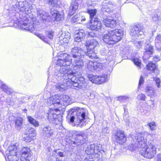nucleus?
<instances>
[{
  "mask_svg": "<svg viewBox=\"0 0 161 161\" xmlns=\"http://www.w3.org/2000/svg\"><path fill=\"white\" fill-rule=\"evenodd\" d=\"M144 135L143 133H138L132 136V140L128 148L131 151L138 149L144 157L151 158L156 154V147L152 143L147 145L146 139L144 138Z\"/></svg>",
  "mask_w": 161,
  "mask_h": 161,
  "instance_id": "obj_1",
  "label": "nucleus"
},
{
  "mask_svg": "<svg viewBox=\"0 0 161 161\" xmlns=\"http://www.w3.org/2000/svg\"><path fill=\"white\" fill-rule=\"evenodd\" d=\"M0 21V26H13L21 30L32 32L37 27H39V21Z\"/></svg>",
  "mask_w": 161,
  "mask_h": 161,
  "instance_id": "obj_2",
  "label": "nucleus"
},
{
  "mask_svg": "<svg viewBox=\"0 0 161 161\" xmlns=\"http://www.w3.org/2000/svg\"><path fill=\"white\" fill-rule=\"evenodd\" d=\"M67 70L64 68L57 69L55 72L54 76L58 80V83L55 85L56 90L61 92L64 91L68 86L67 80L68 76L66 75Z\"/></svg>",
  "mask_w": 161,
  "mask_h": 161,
  "instance_id": "obj_3",
  "label": "nucleus"
},
{
  "mask_svg": "<svg viewBox=\"0 0 161 161\" xmlns=\"http://www.w3.org/2000/svg\"><path fill=\"white\" fill-rule=\"evenodd\" d=\"M73 59H72V65L75 69L81 70L84 67L82 59L84 53V51L80 47H75L72 48L71 51Z\"/></svg>",
  "mask_w": 161,
  "mask_h": 161,
  "instance_id": "obj_4",
  "label": "nucleus"
},
{
  "mask_svg": "<svg viewBox=\"0 0 161 161\" xmlns=\"http://www.w3.org/2000/svg\"><path fill=\"white\" fill-rule=\"evenodd\" d=\"M123 36V32L120 29H115L108 31L103 36V40L106 43L113 44L120 40Z\"/></svg>",
  "mask_w": 161,
  "mask_h": 161,
  "instance_id": "obj_5",
  "label": "nucleus"
},
{
  "mask_svg": "<svg viewBox=\"0 0 161 161\" xmlns=\"http://www.w3.org/2000/svg\"><path fill=\"white\" fill-rule=\"evenodd\" d=\"M86 117L85 112L83 109L72 111L70 116V122L73 126L81 127L86 125Z\"/></svg>",
  "mask_w": 161,
  "mask_h": 161,
  "instance_id": "obj_6",
  "label": "nucleus"
},
{
  "mask_svg": "<svg viewBox=\"0 0 161 161\" xmlns=\"http://www.w3.org/2000/svg\"><path fill=\"white\" fill-rule=\"evenodd\" d=\"M71 98L67 95H62L59 97L55 95L50 97L47 100L48 104L50 106L53 104L58 108H60L62 105L67 106L70 103Z\"/></svg>",
  "mask_w": 161,
  "mask_h": 161,
  "instance_id": "obj_7",
  "label": "nucleus"
},
{
  "mask_svg": "<svg viewBox=\"0 0 161 161\" xmlns=\"http://www.w3.org/2000/svg\"><path fill=\"white\" fill-rule=\"evenodd\" d=\"M72 63V58L69 54L66 53H61L58 57L57 61L55 62L56 65L60 66L63 67L59 68H57L55 72L57 69H60L61 68H64L66 70H72L68 68L67 66H69Z\"/></svg>",
  "mask_w": 161,
  "mask_h": 161,
  "instance_id": "obj_8",
  "label": "nucleus"
},
{
  "mask_svg": "<svg viewBox=\"0 0 161 161\" xmlns=\"http://www.w3.org/2000/svg\"><path fill=\"white\" fill-rule=\"evenodd\" d=\"M14 11L19 12H25L29 14L31 12V6L25 0H18L13 5Z\"/></svg>",
  "mask_w": 161,
  "mask_h": 161,
  "instance_id": "obj_9",
  "label": "nucleus"
},
{
  "mask_svg": "<svg viewBox=\"0 0 161 161\" xmlns=\"http://www.w3.org/2000/svg\"><path fill=\"white\" fill-rule=\"evenodd\" d=\"M87 77L92 83L96 84H101L108 81L109 75L108 74H103L99 76L88 74Z\"/></svg>",
  "mask_w": 161,
  "mask_h": 161,
  "instance_id": "obj_10",
  "label": "nucleus"
},
{
  "mask_svg": "<svg viewBox=\"0 0 161 161\" xmlns=\"http://www.w3.org/2000/svg\"><path fill=\"white\" fill-rule=\"evenodd\" d=\"M60 111L58 108L50 109L48 114V119L51 123L56 125L60 123L61 121V117L58 116Z\"/></svg>",
  "mask_w": 161,
  "mask_h": 161,
  "instance_id": "obj_11",
  "label": "nucleus"
},
{
  "mask_svg": "<svg viewBox=\"0 0 161 161\" xmlns=\"http://www.w3.org/2000/svg\"><path fill=\"white\" fill-rule=\"evenodd\" d=\"M66 75L68 78H67V80H65L68 81V86L73 85L74 86L77 87L78 84L77 83V80L75 79L76 73H75L72 70H69V71L67 70Z\"/></svg>",
  "mask_w": 161,
  "mask_h": 161,
  "instance_id": "obj_12",
  "label": "nucleus"
},
{
  "mask_svg": "<svg viewBox=\"0 0 161 161\" xmlns=\"http://www.w3.org/2000/svg\"><path fill=\"white\" fill-rule=\"evenodd\" d=\"M143 29L140 25L134 26L130 31V35L134 39H137L140 36L143 35Z\"/></svg>",
  "mask_w": 161,
  "mask_h": 161,
  "instance_id": "obj_13",
  "label": "nucleus"
},
{
  "mask_svg": "<svg viewBox=\"0 0 161 161\" xmlns=\"http://www.w3.org/2000/svg\"><path fill=\"white\" fill-rule=\"evenodd\" d=\"M22 153L21 161H30L32 155V152L30 148L27 147H24L21 149Z\"/></svg>",
  "mask_w": 161,
  "mask_h": 161,
  "instance_id": "obj_14",
  "label": "nucleus"
},
{
  "mask_svg": "<svg viewBox=\"0 0 161 161\" xmlns=\"http://www.w3.org/2000/svg\"><path fill=\"white\" fill-rule=\"evenodd\" d=\"M114 136L115 142L120 144H123L126 140L125 132L122 130H118L115 133Z\"/></svg>",
  "mask_w": 161,
  "mask_h": 161,
  "instance_id": "obj_15",
  "label": "nucleus"
},
{
  "mask_svg": "<svg viewBox=\"0 0 161 161\" xmlns=\"http://www.w3.org/2000/svg\"><path fill=\"white\" fill-rule=\"evenodd\" d=\"M54 131L53 128L49 125H46L42 129V133L43 136L47 138L53 136Z\"/></svg>",
  "mask_w": 161,
  "mask_h": 161,
  "instance_id": "obj_16",
  "label": "nucleus"
},
{
  "mask_svg": "<svg viewBox=\"0 0 161 161\" xmlns=\"http://www.w3.org/2000/svg\"><path fill=\"white\" fill-rule=\"evenodd\" d=\"M51 14L52 19H54V20H62L64 19V14L63 13H60L53 8L51 9Z\"/></svg>",
  "mask_w": 161,
  "mask_h": 161,
  "instance_id": "obj_17",
  "label": "nucleus"
},
{
  "mask_svg": "<svg viewBox=\"0 0 161 161\" xmlns=\"http://www.w3.org/2000/svg\"><path fill=\"white\" fill-rule=\"evenodd\" d=\"M89 28L92 30L100 29L102 32L103 29L102 27V24L100 21H90Z\"/></svg>",
  "mask_w": 161,
  "mask_h": 161,
  "instance_id": "obj_18",
  "label": "nucleus"
},
{
  "mask_svg": "<svg viewBox=\"0 0 161 161\" xmlns=\"http://www.w3.org/2000/svg\"><path fill=\"white\" fill-rule=\"evenodd\" d=\"M85 36V33L83 30L76 31L75 32V42H80L84 39Z\"/></svg>",
  "mask_w": 161,
  "mask_h": 161,
  "instance_id": "obj_19",
  "label": "nucleus"
},
{
  "mask_svg": "<svg viewBox=\"0 0 161 161\" xmlns=\"http://www.w3.org/2000/svg\"><path fill=\"white\" fill-rule=\"evenodd\" d=\"M98 45L97 42L93 39L87 40L85 44L87 50H93Z\"/></svg>",
  "mask_w": 161,
  "mask_h": 161,
  "instance_id": "obj_20",
  "label": "nucleus"
},
{
  "mask_svg": "<svg viewBox=\"0 0 161 161\" xmlns=\"http://www.w3.org/2000/svg\"><path fill=\"white\" fill-rule=\"evenodd\" d=\"M78 7L77 1L73 0L70 7L69 11V14L72 15L75 13V11L78 9Z\"/></svg>",
  "mask_w": 161,
  "mask_h": 161,
  "instance_id": "obj_21",
  "label": "nucleus"
},
{
  "mask_svg": "<svg viewBox=\"0 0 161 161\" xmlns=\"http://www.w3.org/2000/svg\"><path fill=\"white\" fill-rule=\"evenodd\" d=\"M145 91L147 95L151 97L155 96V90L154 88L151 86H147L146 87Z\"/></svg>",
  "mask_w": 161,
  "mask_h": 161,
  "instance_id": "obj_22",
  "label": "nucleus"
},
{
  "mask_svg": "<svg viewBox=\"0 0 161 161\" xmlns=\"http://www.w3.org/2000/svg\"><path fill=\"white\" fill-rule=\"evenodd\" d=\"M101 156L99 154H92L88 155L84 161H100Z\"/></svg>",
  "mask_w": 161,
  "mask_h": 161,
  "instance_id": "obj_23",
  "label": "nucleus"
},
{
  "mask_svg": "<svg viewBox=\"0 0 161 161\" xmlns=\"http://www.w3.org/2000/svg\"><path fill=\"white\" fill-rule=\"evenodd\" d=\"M7 158L6 157V161H17L18 158L16 153L10 154L8 151H6Z\"/></svg>",
  "mask_w": 161,
  "mask_h": 161,
  "instance_id": "obj_24",
  "label": "nucleus"
},
{
  "mask_svg": "<svg viewBox=\"0 0 161 161\" xmlns=\"http://www.w3.org/2000/svg\"><path fill=\"white\" fill-rule=\"evenodd\" d=\"M155 47L156 50L160 51L161 50V35H158L156 37L155 40Z\"/></svg>",
  "mask_w": 161,
  "mask_h": 161,
  "instance_id": "obj_25",
  "label": "nucleus"
},
{
  "mask_svg": "<svg viewBox=\"0 0 161 161\" xmlns=\"http://www.w3.org/2000/svg\"><path fill=\"white\" fill-rule=\"evenodd\" d=\"M95 62L92 61H87L85 65L86 69L90 71H93L95 70Z\"/></svg>",
  "mask_w": 161,
  "mask_h": 161,
  "instance_id": "obj_26",
  "label": "nucleus"
},
{
  "mask_svg": "<svg viewBox=\"0 0 161 161\" xmlns=\"http://www.w3.org/2000/svg\"><path fill=\"white\" fill-rule=\"evenodd\" d=\"M147 68L148 70L152 71L157 74L158 73V70L155 64L152 63H149L147 65Z\"/></svg>",
  "mask_w": 161,
  "mask_h": 161,
  "instance_id": "obj_27",
  "label": "nucleus"
},
{
  "mask_svg": "<svg viewBox=\"0 0 161 161\" xmlns=\"http://www.w3.org/2000/svg\"><path fill=\"white\" fill-rule=\"evenodd\" d=\"M84 135L85 136V137L83 136H81L77 138L75 142L77 145H80L84 144L87 140L86 135V133H84Z\"/></svg>",
  "mask_w": 161,
  "mask_h": 161,
  "instance_id": "obj_28",
  "label": "nucleus"
},
{
  "mask_svg": "<svg viewBox=\"0 0 161 161\" xmlns=\"http://www.w3.org/2000/svg\"><path fill=\"white\" fill-rule=\"evenodd\" d=\"M84 53L83 55H82L83 56L85 54L86 56H88L89 58L92 59H96L97 58L96 53L93 50H87L86 53H85L84 52Z\"/></svg>",
  "mask_w": 161,
  "mask_h": 161,
  "instance_id": "obj_29",
  "label": "nucleus"
},
{
  "mask_svg": "<svg viewBox=\"0 0 161 161\" xmlns=\"http://www.w3.org/2000/svg\"><path fill=\"white\" fill-rule=\"evenodd\" d=\"M112 3L111 2H109L107 3L106 5L103 4L102 9L103 11L109 12L112 10Z\"/></svg>",
  "mask_w": 161,
  "mask_h": 161,
  "instance_id": "obj_30",
  "label": "nucleus"
},
{
  "mask_svg": "<svg viewBox=\"0 0 161 161\" xmlns=\"http://www.w3.org/2000/svg\"><path fill=\"white\" fill-rule=\"evenodd\" d=\"M104 24L107 27L113 28L116 25V21H103Z\"/></svg>",
  "mask_w": 161,
  "mask_h": 161,
  "instance_id": "obj_31",
  "label": "nucleus"
},
{
  "mask_svg": "<svg viewBox=\"0 0 161 161\" xmlns=\"http://www.w3.org/2000/svg\"><path fill=\"white\" fill-rule=\"evenodd\" d=\"M23 119L20 117H17L15 120V123L16 128L19 129L22 125Z\"/></svg>",
  "mask_w": 161,
  "mask_h": 161,
  "instance_id": "obj_32",
  "label": "nucleus"
},
{
  "mask_svg": "<svg viewBox=\"0 0 161 161\" xmlns=\"http://www.w3.org/2000/svg\"><path fill=\"white\" fill-rule=\"evenodd\" d=\"M27 119L28 122L31 124H32L35 127H37L39 126V123L37 121L30 116H28Z\"/></svg>",
  "mask_w": 161,
  "mask_h": 161,
  "instance_id": "obj_33",
  "label": "nucleus"
},
{
  "mask_svg": "<svg viewBox=\"0 0 161 161\" xmlns=\"http://www.w3.org/2000/svg\"><path fill=\"white\" fill-rule=\"evenodd\" d=\"M1 87L3 91L8 94H11L13 93V91L12 89L8 88L7 86L5 84H2Z\"/></svg>",
  "mask_w": 161,
  "mask_h": 161,
  "instance_id": "obj_34",
  "label": "nucleus"
},
{
  "mask_svg": "<svg viewBox=\"0 0 161 161\" xmlns=\"http://www.w3.org/2000/svg\"><path fill=\"white\" fill-rule=\"evenodd\" d=\"M17 148L15 145L11 144L8 146L6 151H8L10 154L16 153Z\"/></svg>",
  "mask_w": 161,
  "mask_h": 161,
  "instance_id": "obj_35",
  "label": "nucleus"
},
{
  "mask_svg": "<svg viewBox=\"0 0 161 161\" xmlns=\"http://www.w3.org/2000/svg\"><path fill=\"white\" fill-rule=\"evenodd\" d=\"M26 135H29L34 137H35L36 133L35 129L32 128H28L25 131Z\"/></svg>",
  "mask_w": 161,
  "mask_h": 161,
  "instance_id": "obj_36",
  "label": "nucleus"
},
{
  "mask_svg": "<svg viewBox=\"0 0 161 161\" xmlns=\"http://www.w3.org/2000/svg\"><path fill=\"white\" fill-rule=\"evenodd\" d=\"M93 144H92L88 146L86 150V153L88 155H90L94 154L93 147H94Z\"/></svg>",
  "mask_w": 161,
  "mask_h": 161,
  "instance_id": "obj_37",
  "label": "nucleus"
},
{
  "mask_svg": "<svg viewBox=\"0 0 161 161\" xmlns=\"http://www.w3.org/2000/svg\"><path fill=\"white\" fill-rule=\"evenodd\" d=\"M59 156L60 157H63L64 156L63 153L61 152H57V151L55 150L53 152L52 156L55 158L56 161H59L60 160L57 157V155Z\"/></svg>",
  "mask_w": 161,
  "mask_h": 161,
  "instance_id": "obj_38",
  "label": "nucleus"
},
{
  "mask_svg": "<svg viewBox=\"0 0 161 161\" xmlns=\"http://www.w3.org/2000/svg\"><path fill=\"white\" fill-rule=\"evenodd\" d=\"M47 14L42 10H39L37 12V17L40 18H42V20H46V18Z\"/></svg>",
  "mask_w": 161,
  "mask_h": 161,
  "instance_id": "obj_39",
  "label": "nucleus"
},
{
  "mask_svg": "<svg viewBox=\"0 0 161 161\" xmlns=\"http://www.w3.org/2000/svg\"><path fill=\"white\" fill-rule=\"evenodd\" d=\"M97 12V10L96 9L88 10L87 12L90 14V19L91 20H92L93 19L95 18V16L96 15Z\"/></svg>",
  "mask_w": 161,
  "mask_h": 161,
  "instance_id": "obj_40",
  "label": "nucleus"
},
{
  "mask_svg": "<svg viewBox=\"0 0 161 161\" xmlns=\"http://www.w3.org/2000/svg\"><path fill=\"white\" fill-rule=\"evenodd\" d=\"M95 70L98 71H100L105 68L104 64L102 63L95 62Z\"/></svg>",
  "mask_w": 161,
  "mask_h": 161,
  "instance_id": "obj_41",
  "label": "nucleus"
},
{
  "mask_svg": "<svg viewBox=\"0 0 161 161\" xmlns=\"http://www.w3.org/2000/svg\"><path fill=\"white\" fill-rule=\"evenodd\" d=\"M145 40H142L134 41V43L138 49H140L142 47L143 44L144 43Z\"/></svg>",
  "mask_w": 161,
  "mask_h": 161,
  "instance_id": "obj_42",
  "label": "nucleus"
},
{
  "mask_svg": "<svg viewBox=\"0 0 161 161\" xmlns=\"http://www.w3.org/2000/svg\"><path fill=\"white\" fill-rule=\"evenodd\" d=\"M59 42L58 43L59 45H62L65 44L67 43L69 41L63 37V36H60L59 37Z\"/></svg>",
  "mask_w": 161,
  "mask_h": 161,
  "instance_id": "obj_43",
  "label": "nucleus"
},
{
  "mask_svg": "<svg viewBox=\"0 0 161 161\" xmlns=\"http://www.w3.org/2000/svg\"><path fill=\"white\" fill-rule=\"evenodd\" d=\"M153 47L152 46H150L145 51L144 55H148L147 57H150V55H152L153 53Z\"/></svg>",
  "mask_w": 161,
  "mask_h": 161,
  "instance_id": "obj_44",
  "label": "nucleus"
},
{
  "mask_svg": "<svg viewBox=\"0 0 161 161\" xmlns=\"http://www.w3.org/2000/svg\"><path fill=\"white\" fill-rule=\"evenodd\" d=\"M161 12L158 10L155 11L153 19L155 20H159L161 19Z\"/></svg>",
  "mask_w": 161,
  "mask_h": 161,
  "instance_id": "obj_45",
  "label": "nucleus"
},
{
  "mask_svg": "<svg viewBox=\"0 0 161 161\" xmlns=\"http://www.w3.org/2000/svg\"><path fill=\"white\" fill-rule=\"evenodd\" d=\"M94 145V147H93L94 152V154H99L100 155L101 154L100 151L101 150V147L99 146Z\"/></svg>",
  "mask_w": 161,
  "mask_h": 161,
  "instance_id": "obj_46",
  "label": "nucleus"
},
{
  "mask_svg": "<svg viewBox=\"0 0 161 161\" xmlns=\"http://www.w3.org/2000/svg\"><path fill=\"white\" fill-rule=\"evenodd\" d=\"M35 34L36 36L44 42L48 43V40L47 38L45 37L44 36L41 34H39L38 33H36Z\"/></svg>",
  "mask_w": 161,
  "mask_h": 161,
  "instance_id": "obj_47",
  "label": "nucleus"
},
{
  "mask_svg": "<svg viewBox=\"0 0 161 161\" xmlns=\"http://www.w3.org/2000/svg\"><path fill=\"white\" fill-rule=\"evenodd\" d=\"M129 97L127 96H120L118 97L117 100L121 102L127 101L129 100Z\"/></svg>",
  "mask_w": 161,
  "mask_h": 161,
  "instance_id": "obj_48",
  "label": "nucleus"
},
{
  "mask_svg": "<svg viewBox=\"0 0 161 161\" xmlns=\"http://www.w3.org/2000/svg\"><path fill=\"white\" fill-rule=\"evenodd\" d=\"M147 125L149 126L151 130H154L156 129L157 127L154 122L148 123L147 124Z\"/></svg>",
  "mask_w": 161,
  "mask_h": 161,
  "instance_id": "obj_49",
  "label": "nucleus"
},
{
  "mask_svg": "<svg viewBox=\"0 0 161 161\" xmlns=\"http://www.w3.org/2000/svg\"><path fill=\"white\" fill-rule=\"evenodd\" d=\"M26 135V136L24 137L23 140L26 142H30L34 138V137L29 135Z\"/></svg>",
  "mask_w": 161,
  "mask_h": 161,
  "instance_id": "obj_50",
  "label": "nucleus"
},
{
  "mask_svg": "<svg viewBox=\"0 0 161 161\" xmlns=\"http://www.w3.org/2000/svg\"><path fill=\"white\" fill-rule=\"evenodd\" d=\"M85 133V132H84L83 131H75V132L74 133V135L77 136V138L81 136H83L85 137V136L84 135Z\"/></svg>",
  "mask_w": 161,
  "mask_h": 161,
  "instance_id": "obj_51",
  "label": "nucleus"
},
{
  "mask_svg": "<svg viewBox=\"0 0 161 161\" xmlns=\"http://www.w3.org/2000/svg\"><path fill=\"white\" fill-rule=\"evenodd\" d=\"M132 61L138 67H140L141 65V61L139 59L135 58L132 59Z\"/></svg>",
  "mask_w": 161,
  "mask_h": 161,
  "instance_id": "obj_52",
  "label": "nucleus"
},
{
  "mask_svg": "<svg viewBox=\"0 0 161 161\" xmlns=\"http://www.w3.org/2000/svg\"><path fill=\"white\" fill-rule=\"evenodd\" d=\"M102 132L103 135L107 136L109 132V128L107 127H106L103 128Z\"/></svg>",
  "mask_w": 161,
  "mask_h": 161,
  "instance_id": "obj_53",
  "label": "nucleus"
},
{
  "mask_svg": "<svg viewBox=\"0 0 161 161\" xmlns=\"http://www.w3.org/2000/svg\"><path fill=\"white\" fill-rule=\"evenodd\" d=\"M61 36H63L64 37L69 41V40L70 38V34L68 32H67L64 33H62Z\"/></svg>",
  "mask_w": 161,
  "mask_h": 161,
  "instance_id": "obj_54",
  "label": "nucleus"
},
{
  "mask_svg": "<svg viewBox=\"0 0 161 161\" xmlns=\"http://www.w3.org/2000/svg\"><path fill=\"white\" fill-rule=\"evenodd\" d=\"M47 36L50 39H52L53 38L54 35V32L49 31L47 32L46 33Z\"/></svg>",
  "mask_w": 161,
  "mask_h": 161,
  "instance_id": "obj_55",
  "label": "nucleus"
},
{
  "mask_svg": "<svg viewBox=\"0 0 161 161\" xmlns=\"http://www.w3.org/2000/svg\"><path fill=\"white\" fill-rule=\"evenodd\" d=\"M154 80L155 81L157 86L158 87H161L160 84L161 83L160 79L158 78H154Z\"/></svg>",
  "mask_w": 161,
  "mask_h": 161,
  "instance_id": "obj_56",
  "label": "nucleus"
},
{
  "mask_svg": "<svg viewBox=\"0 0 161 161\" xmlns=\"http://www.w3.org/2000/svg\"><path fill=\"white\" fill-rule=\"evenodd\" d=\"M146 97L145 95L142 94H140L137 96V98L139 99L142 100H144Z\"/></svg>",
  "mask_w": 161,
  "mask_h": 161,
  "instance_id": "obj_57",
  "label": "nucleus"
},
{
  "mask_svg": "<svg viewBox=\"0 0 161 161\" xmlns=\"http://www.w3.org/2000/svg\"><path fill=\"white\" fill-rule=\"evenodd\" d=\"M57 0H51V1H50V4L52 6L54 7L57 5Z\"/></svg>",
  "mask_w": 161,
  "mask_h": 161,
  "instance_id": "obj_58",
  "label": "nucleus"
},
{
  "mask_svg": "<svg viewBox=\"0 0 161 161\" xmlns=\"http://www.w3.org/2000/svg\"><path fill=\"white\" fill-rule=\"evenodd\" d=\"M144 80L143 77L142 76H141L139 80V85H138V88H139L140 86H141V85H143L144 83Z\"/></svg>",
  "mask_w": 161,
  "mask_h": 161,
  "instance_id": "obj_59",
  "label": "nucleus"
},
{
  "mask_svg": "<svg viewBox=\"0 0 161 161\" xmlns=\"http://www.w3.org/2000/svg\"><path fill=\"white\" fill-rule=\"evenodd\" d=\"M153 61L155 62H157L160 60V58L159 57L155 56L153 58Z\"/></svg>",
  "mask_w": 161,
  "mask_h": 161,
  "instance_id": "obj_60",
  "label": "nucleus"
},
{
  "mask_svg": "<svg viewBox=\"0 0 161 161\" xmlns=\"http://www.w3.org/2000/svg\"><path fill=\"white\" fill-rule=\"evenodd\" d=\"M157 161H161V154L158 155Z\"/></svg>",
  "mask_w": 161,
  "mask_h": 161,
  "instance_id": "obj_61",
  "label": "nucleus"
},
{
  "mask_svg": "<svg viewBox=\"0 0 161 161\" xmlns=\"http://www.w3.org/2000/svg\"><path fill=\"white\" fill-rule=\"evenodd\" d=\"M44 1L47 3H48V4H50V1H51V0H44Z\"/></svg>",
  "mask_w": 161,
  "mask_h": 161,
  "instance_id": "obj_62",
  "label": "nucleus"
},
{
  "mask_svg": "<svg viewBox=\"0 0 161 161\" xmlns=\"http://www.w3.org/2000/svg\"><path fill=\"white\" fill-rule=\"evenodd\" d=\"M114 58V57L111 55L109 57V58L108 59V60L111 61Z\"/></svg>",
  "mask_w": 161,
  "mask_h": 161,
  "instance_id": "obj_63",
  "label": "nucleus"
},
{
  "mask_svg": "<svg viewBox=\"0 0 161 161\" xmlns=\"http://www.w3.org/2000/svg\"><path fill=\"white\" fill-rule=\"evenodd\" d=\"M124 112H128L127 109L126 108V107L125 106L124 107Z\"/></svg>",
  "mask_w": 161,
  "mask_h": 161,
  "instance_id": "obj_64",
  "label": "nucleus"
}]
</instances>
